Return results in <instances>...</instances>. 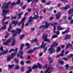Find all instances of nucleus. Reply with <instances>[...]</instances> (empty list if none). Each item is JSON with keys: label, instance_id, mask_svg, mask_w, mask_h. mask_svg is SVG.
<instances>
[{"label": "nucleus", "instance_id": "17", "mask_svg": "<svg viewBox=\"0 0 73 73\" xmlns=\"http://www.w3.org/2000/svg\"><path fill=\"white\" fill-rule=\"evenodd\" d=\"M12 43L11 44V45H12V46H14V45H15V39H12Z\"/></svg>", "mask_w": 73, "mask_h": 73}, {"label": "nucleus", "instance_id": "4", "mask_svg": "<svg viewBox=\"0 0 73 73\" xmlns=\"http://www.w3.org/2000/svg\"><path fill=\"white\" fill-rule=\"evenodd\" d=\"M53 68L51 67V66H50L48 68H47V70H46V71H45L44 73H52V72L53 71ZM41 73H43V72L42 71H41Z\"/></svg>", "mask_w": 73, "mask_h": 73}, {"label": "nucleus", "instance_id": "59", "mask_svg": "<svg viewBox=\"0 0 73 73\" xmlns=\"http://www.w3.org/2000/svg\"><path fill=\"white\" fill-rule=\"evenodd\" d=\"M38 2V0H34L33 3H37Z\"/></svg>", "mask_w": 73, "mask_h": 73}, {"label": "nucleus", "instance_id": "45", "mask_svg": "<svg viewBox=\"0 0 73 73\" xmlns=\"http://www.w3.org/2000/svg\"><path fill=\"white\" fill-rule=\"evenodd\" d=\"M19 56H20V58H23V56L22 55H17V57H19Z\"/></svg>", "mask_w": 73, "mask_h": 73}, {"label": "nucleus", "instance_id": "8", "mask_svg": "<svg viewBox=\"0 0 73 73\" xmlns=\"http://www.w3.org/2000/svg\"><path fill=\"white\" fill-rule=\"evenodd\" d=\"M46 45V44H44V42H42V45L40 48H43V49H44V52L46 51V50H47V47H46L45 48V46Z\"/></svg>", "mask_w": 73, "mask_h": 73}, {"label": "nucleus", "instance_id": "62", "mask_svg": "<svg viewBox=\"0 0 73 73\" xmlns=\"http://www.w3.org/2000/svg\"><path fill=\"white\" fill-rule=\"evenodd\" d=\"M37 49V47H35L33 49V51H35V50H36Z\"/></svg>", "mask_w": 73, "mask_h": 73}, {"label": "nucleus", "instance_id": "35", "mask_svg": "<svg viewBox=\"0 0 73 73\" xmlns=\"http://www.w3.org/2000/svg\"><path fill=\"white\" fill-rule=\"evenodd\" d=\"M14 61H15V62H16V64H18L19 63V60L16 59V58H15L14 59Z\"/></svg>", "mask_w": 73, "mask_h": 73}, {"label": "nucleus", "instance_id": "64", "mask_svg": "<svg viewBox=\"0 0 73 73\" xmlns=\"http://www.w3.org/2000/svg\"><path fill=\"white\" fill-rule=\"evenodd\" d=\"M53 8H54L53 7H51L49 9V11H52Z\"/></svg>", "mask_w": 73, "mask_h": 73}, {"label": "nucleus", "instance_id": "11", "mask_svg": "<svg viewBox=\"0 0 73 73\" xmlns=\"http://www.w3.org/2000/svg\"><path fill=\"white\" fill-rule=\"evenodd\" d=\"M8 52V50H6L5 51H3V53L1 52H0V55L1 54H5Z\"/></svg>", "mask_w": 73, "mask_h": 73}, {"label": "nucleus", "instance_id": "12", "mask_svg": "<svg viewBox=\"0 0 73 73\" xmlns=\"http://www.w3.org/2000/svg\"><path fill=\"white\" fill-rule=\"evenodd\" d=\"M6 19V17L5 16L3 21V22H2V24H3V25H4V24L5 25H7L8 24V22L7 21L5 22L4 23V21Z\"/></svg>", "mask_w": 73, "mask_h": 73}, {"label": "nucleus", "instance_id": "46", "mask_svg": "<svg viewBox=\"0 0 73 73\" xmlns=\"http://www.w3.org/2000/svg\"><path fill=\"white\" fill-rule=\"evenodd\" d=\"M45 68L46 69V70H47V68H48V67L47 68V64H46L45 66H44L43 67V69H45Z\"/></svg>", "mask_w": 73, "mask_h": 73}, {"label": "nucleus", "instance_id": "58", "mask_svg": "<svg viewBox=\"0 0 73 73\" xmlns=\"http://www.w3.org/2000/svg\"><path fill=\"white\" fill-rule=\"evenodd\" d=\"M72 15H70L68 17V19L69 20H71L72 19Z\"/></svg>", "mask_w": 73, "mask_h": 73}, {"label": "nucleus", "instance_id": "7", "mask_svg": "<svg viewBox=\"0 0 73 73\" xmlns=\"http://www.w3.org/2000/svg\"><path fill=\"white\" fill-rule=\"evenodd\" d=\"M53 47H51V48H49L48 50V52L50 54H52L53 53H54L56 51H55V50L54 49Z\"/></svg>", "mask_w": 73, "mask_h": 73}, {"label": "nucleus", "instance_id": "55", "mask_svg": "<svg viewBox=\"0 0 73 73\" xmlns=\"http://www.w3.org/2000/svg\"><path fill=\"white\" fill-rule=\"evenodd\" d=\"M22 14H23V13H19L18 14V16H19V17L20 18V16H21Z\"/></svg>", "mask_w": 73, "mask_h": 73}, {"label": "nucleus", "instance_id": "31", "mask_svg": "<svg viewBox=\"0 0 73 73\" xmlns=\"http://www.w3.org/2000/svg\"><path fill=\"white\" fill-rule=\"evenodd\" d=\"M37 65H36L35 64H34L32 67L33 69H36V68H37Z\"/></svg>", "mask_w": 73, "mask_h": 73}, {"label": "nucleus", "instance_id": "30", "mask_svg": "<svg viewBox=\"0 0 73 73\" xmlns=\"http://www.w3.org/2000/svg\"><path fill=\"white\" fill-rule=\"evenodd\" d=\"M61 50V48L60 47H58L57 48L56 52H60Z\"/></svg>", "mask_w": 73, "mask_h": 73}, {"label": "nucleus", "instance_id": "23", "mask_svg": "<svg viewBox=\"0 0 73 73\" xmlns=\"http://www.w3.org/2000/svg\"><path fill=\"white\" fill-rule=\"evenodd\" d=\"M58 62L59 64H61V65H63V64H64V61H63L62 60H58Z\"/></svg>", "mask_w": 73, "mask_h": 73}, {"label": "nucleus", "instance_id": "29", "mask_svg": "<svg viewBox=\"0 0 73 73\" xmlns=\"http://www.w3.org/2000/svg\"><path fill=\"white\" fill-rule=\"evenodd\" d=\"M57 35H54L52 36L51 38V40H53V38H57Z\"/></svg>", "mask_w": 73, "mask_h": 73}, {"label": "nucleus", "instance_id": "32", "mask_svg": "<svg viewBox=\"0 0 73 73\" xmlns=\"http://www.w3.org/2000/svg\"><path fill=\"white\" fill-rule=\"evenodd\" d=\"M68 30H65L64 32H62V35H64V34H65V33H68Z\"/></svg>", "mask_w": 73, "mask_h": 73}, {"label": "nucleus", "instance_id": "26", "mask_svg": "<svg viewBox=\"0 0 73 73\" xmlns=\"http://www.w3.org/2000/svg\"><path fill=\"white\" fill-rule=\"evenodd\" d=\"M70 38V36L69 35H67L65 37V40H67V39H69Z\"/></svg>", "mask_w": 73, "mask_h": 73}, {"label": "nucleus", "instance_id": "24", "mask_svg": "<svg viewBox=\"0 0 73 73\" xmlns=\"http://www.w3.org/2000/svg\"><path fill=\"white\" fill-rule=\"evenodd\" d=\"M25 45V46H28L27 48V49H29V48H30V46H31V44H29V43H26V44Z\"/></svg>", "mask_w": 73, "mask_h": 73}, {"label": "nucleus", "instance_id": "60", "mask_svg": "<svg viewBox=\"0 0 73 73\" xmlns=\"http://www.w3.org/2000/svg\"><path fill=\"white\" fill-rule=\"evenodd\" d=\"M52 3V2H51V1L47 3L46 4L47 5H50V3Z\"/></svg>", "mask_w": 73, "mask_h": 73}, {"label": "nucleus", "instance_id": "6", "mask_svg": "<svg viewBox=\"0 0 73 73\" xmlns=\"http://www.w3.org/2000/svg\"><path fill=\"white\" fill-rule=\"evenodd\" d=\"M45 24V25H42L40 27V29H42V28H48L49 27V23L47 22H44Z\"/></svg>", "mask_w": 73, "mask_h": 73}, {"label": "nucleus", "instance_id": "33", "mask_svg": "<svg viewBox=\"0 0 73 73\" xmlns=\"http://www.w3.org/2000/svg\"><path fill=\"white\" fill-rule=\"evenodd\" d=\"M50 62V64H51V63H53V59L52 58H51L49 60Z\"/></svg>", "mask_w": 73, "mask_h": 73}, {"label": "nucleus", "instance_id": "53", "mask_svg": "<svg viewBox=\"0 0 73 73\" xmlns=\"http://www.w3.org/2000/svg\"><path fill=\"white\" fill-rule=\"evenodd\" d=\"M6 29V25H4V27L2 28V29L4 30Z\"/></svg>", "mask_w": 73, "mask_h": 73}, {"label": "nucleus", "instance_id": "56", "mask_svg": "<svg viewBox=\"0 0 73 73\" xmlns=\"http://www.w3.org/2000/svg\"><path fill=\"white\" fill-rule=\"evenodd\" d=\"M21 65H24V62L23 61H21Z\"/></svg>", "mask_w": 73, "mask_h": 73}, {"label": "nucleus", "instance_id": "40", "mask_svg": "<svg viewBox=\"0 0 73 73\" xmlns=\"http://www.w3.org/2000/svg\"><path fill=\"white\" fill-rule=\"evenodd\" d=\"M23 47H24V44H21L20 47V49L21 50H22V49H23Z\"/></svg>", "mask_w": 73, "mask_h": 73}, {"label": "nucleus", "instance_id": "14", "mask_svg": "<svg viewBox=\"0 0 73 73\" xmlns=\"http://www.w3.org/2000/svg\"><path fill=\"white\" fill-rule=\"evenodd\" d=\"M56 41L54 42L53 43V44L51 46V48H54L55 46H58V43H56Z\"/></svg>", "mask_w": 73, "mask_h": 73}, {"label": "nucleus", "instance_id": "22", "mask_svg": "<svg viewBox=\"0 0 73 73\" xmlns=\"http://www.w3.org/2000/svg\"><path fill=\"white\" fill-rule=\"evenodd\" d=\"M28 68H29V70L27 71L26 73H30V72H32V68L30 67H28Z\"/></svg>", "mask_w": 73, "mask_h": 73}, {"label": "nucleus", "instance_id": "49", "mask_svg": "<svg viewBox=\"0 0 73 73\" xmlns=\"http://www.w3.org/2000/svg\"><path fill=\"white\" fill-rule=\"evenodd\" d=\"M44 41H48V42H50V40L49 39H48V38H46Z\"/></svg>", "mask_w": 73, "mask_h": 73}, {"label": "nucleus", "instance_id": "18", "mask_svg": "<svg viewBox=\"0 0 73 73\" xmlns=\"http://www.w3.org/2000/svg\"><path fill=\"white\" fill-rule=\"evenodd\" d=\"M46 37H47V35L46 34H44L43 35L42 37V38L43 40H44L46 39Z\"/></svg>", "mask_w": 73, "mask_h": 73}, {"label": "nucleus", "instance_id": "34", "mask_svg": "<svg viewBox=\"0 0 73 73\" xmlns=\"http://www.w3.org/2000/svg\"><path fill=\"white\" fill-rule=\"evenodd\" d=\"M73 12V8H72L71 9H70L68 11L69 13H72Z\"/></svg>", "mask_w": 73, "mask_h": 73}, {"label": "nucleus", "instance_id": "19", "mask_svg": "<svg viewBox=\"0 0 73 73\" xmlns=\"http://www.w3.org/2000/svg\"><path fill=\"white\" fill-rule=\"evenodd\" d=\"M34 51L33 49L30 50H29L27 51V53H28V54H30L31 53H33Z\"/></svg>", "mask_w": 73, "mask_h": 73}, {"label": "nucleus", "instance_id": "43", "mask_svg": "<svg viewBox=\"0 0 73 73\" xmlns=\"http://www.w3.org/2000/svg\"><path fill=\"white\" fill-rule=\"evenodd\" d=\"M24 35H21L20 38V40H21L22 38H23L24 37Z\"/></svg>", "mask_w": 73, "mask_h": 73}, {"label": "nucleus", "instance_id": "47", "mask_svg": "<svg viewBox=\"0 0 73 73\" xmlns=\"http://www.w3.org/2000/svg\"><path fill=\"white\" fill-rule=\"evenodd\" d=\"M26 64H31L32 62L31 61H30L28 60L26 61Z\"/></svg>", "mask_w": 73, "mask_h": 73}, {"label": "nucleus", "instance_id": "10", "mask_svg": "<svg viewBox=\"0 0 73 73\" xmlns=\"http://www.w3.org/2000/svg\"><path fill=\"white\" fill-rule=\"evenodd\" d=\"M15 57V55H11L10 56H8L7 57V61H9L11 60V59H13V57Z\"/></svg>", "mask_w": 73, "mask_h": 73}, {"label": "nucleus", "instance_id": "61", "mask_svg": "<svg viewBox=\"0 0 73 73\" xmlns=\"http://www.w3.org/2000/svg\"><path fill=\"white\" fill-rule=\"evenodd\" d=\"M10 35V34H6V36L5 37V38H7V36H9Z\"/></svg>", "mask_w": 73, "mask_h": 73}, {"label": "nucleus", "instance_id": "44", "mask_svg": "<svg viewBox=\"0 0 73 73\" xmlns=\"http://www.w3.org/2000/svg\"><path fill=\"white\" fill-rule=\"evenodd\" d=\"M24 70H25V69H24V67L23 66H22L21 67V70L22 72H24Z\"/></svg>", "mask_w": 73, "mask_h": 73}, {"label": "nucleus", "instance_id": "21", "mask_svg": "<svg viewBox=\"0 0 73 73\" xmlns=\"http://www.w3.org/2000/svg\"><path fill=\"white\" fill-rule=\"evenodd\" d=\"M57 30H60V31L63 30L64 29V28L61 29V26L59 25L57 26Z\"/></svg>", "mask_w": 73, "mask_h": 73}, {"label": "nucleus", "instance_id": "9", "mask_svg": "<svg viewBox=\"0 0 73 73\" xmlns=\"http://www.w3.org/2000/svg\"><path fill=\"white\" fill-rule=\"evenodd\" d=\"M25 19V17L23 18L21 22L19 23L18 24V26H20V25L21 24H22V27H23L24 25V21Z\"/></svg>", "mask_w": 73, "mask_h": 73}, {"label": "nucleus", "instance_id": "25", "mask_svg": "<svg viewBox=\"0 0 73 73\" xmlns=\"http://www.w3.org/2000/svg\"><path fill=\"white\" fill-rule=\"evenodd\" d=\"M12 23L13 24H14L15 25H16L18 23V21H13Z\"/></svg>", "mask_w": 73, "mask_h": 73}, {"label": "nucleus", "instance_id": "16", "mask_svg": "<svg viewBox=\"0 0 73 73\" xmlns=\"http://www.w3.org/2000/svg\"><path fill=\"white\" fill-rule=\"evenodd\" d=\"M11 41V40L10 39H8L6 42H4L3 43L4 45H9V42Z\"/></svg>", "mask_w": 73, "mask_h": 73}, {"label": "nucleus", "instance_id": "20", "mask_svg": "<svg viewBox=\"0 0 73 73\" xmlns=\"http://www.w3.org/2000/svg\"><path fill=\"white\" fill-rule=\"evenodd\" d=\"M18 49V48H15V52H14L13 53H12L11 54V55H16V54H17V50Z\"/></svg>", "mask_w": 73, "mask_h": 73}, {"label": "nucleus", "instance_id": "3", "mask_svg": "<svg viewBox=\"0 0 73 73\" xmlns=\"http://www.w3.org/2000/svg\"><path fill=\"white\" fill-rule=\"evenodd\" d=\"M21 32V30L20 29H19L17 28L16 30V32H15V31L14 30L11 31V32L14 34L13 37L16 36L17 35V33H18L19 34H20Z\"/></svg>", "mask_w": 73, "mask_h": 73}, {"label": "nucleus", "instance_id": "1", "mask_svg": "<svg viewBox=\"0 0 73 73\" xmlns=\"http://www.w3.org/2000/svg\"><path fill=\"white\" fill-rule=\"evenodd\" d=\"M10 4H11V2H9L7 3V4H4L3 5L1 9H3L2 11L3 16H4V15H5L7 13H8L9 12V10H5V9H8V5H9Z\"/></svg>", "mask_w": 73, "mask_h": 73}, {"label": "nucleus", "instance_id": "15", "mask_svg": "<svg viewBox=\"0 0 73 73\" xmlns=\"http://www.w3.org/2000/svg\"><path fill=\"white\" fill-rule=\"evenodd\" d=\"M8 66L9 67V69H11L15 66V65L14 64H11V65L9 64Z\"/></svg>", "mask_w": 73, "mask_h": 73}, {"label": "nucleus", "instance_id": "37", "mask_svg": "<svg viewBox=\"0 0 73 73\" xmlns=\"http://www.w3.org/2000/svg\"><path fill=\"white\" fill-rule=\"evenodd\" d=\"M70 8V6L67 5L65 7H64V9H69Z\"/></svg>", "mask_w": 73, "mask_h": 73}, {"label": "nucleus", "instance_id": "28", "mask_svg": "<svg viewBox=\"0 0 73 73\" xmlns=\"http://www.w3.org/2000/svg\"><path fill=\"white\" fill-rule=\"evenodd\" d=\"M20 68V67H19V65L18 64H17L15 65V70H17V69H19Z\"/></svg>", "mask_w": 73, "mask_h": 73}, {"label": "nucleus", "instance_id": "54", "mask_svg": "<svg viewBox=\"0 0 73 73\" xmlns=\"http://www.w3.org/2000/svg\"><path fill=\"white\" fill-rule=\"evenodd\" d=\"M19 53H20L21 54H23V51H22L20 50V51L19 52Z\"/></svg>", "mask_w": 73, "mask_h": 73}, {"label": "nucleus", "instance_id": "42", "mask_svg": "<svg viewBox=\"0 0 73 73\" xmlns=\"http://www.w3.org/2000/svg\"><path fill=\"white\" fill-rule=\"evenodd\" d=\"M38 41V40H37V38H35L32 41V42H36V41Z\"/></svg>", "mask_w": 73, "mask_h": 73}, {"label": "nucleus", "instance_id": "57", "mask_svg": "<svg viewBox=\"0 0 73 73\" xmlns=\"http://www.w3.org/2000/svg\"><path fill=\"white\" fill-rule=\"evenodd\" d=\"M16 5V4L15 3V2H13L12 3L11 5L13 6V5Z\"/></svg>", "mask_w": 73, "mask_h": 73}, {"label": "nucleus", "instance_id": "39", "mask_svg": "<svg viewBox=\"0 0 73 73\" xmlns=\"http://www.w3.org/2000/svg\"><path fill=\"white\" fill-rule=\"evenodd\" d=\"M37 65V66L39 67V69H41V68H42V66L41 65H40V64H38Z\"/></svg>", "mask_w": 73, "mask_h": 73}, {"label": "nucleus", "instance_id": "38", "mask_svg": "<svg viewBox=\"0 0 73 73\" xmlns=\"http://www.w3.org/2000/svg\"><path fill=\"white\" fill-rule=\"evenodd\" d=\"M12 52H15V49H14L13 48H12L10 49L9 52V53H11Z\"/></svg>", "mask_w": 73, "mask_h": 73}, {"label": "nucleus", "instance_id": "36", "mask_svg": "<svg viewBox=\"0 0 73 73\" xmlns=\"http://www.w3.org/2000/svg\"><path fill=\"white\" fill-rule=\"evenodd\" d=\"M9 28L8 29V31L9 32L11 31V29L12 28V27L11 26V24H9Z\"/></svg>", "mask_w": 73, "mask_h": 73}, {"label": "nucleus", "instance_id": "2", "mask_svg": "<svg viewBox=\"0 0 73 73\" xmlns=\"http://www.w3.org/2000/svg\"><path fill=\"white\" fill-rule=\"evenodd\" d=\"M35 17H30L29 18V20H28V21L29 23H31V22H33V20L34 19H36L37 18H38L39 17L38 16V13L37 12H35L34 13Z\"/></svg>", "mask_w": 73, "mask_h": 73}, {"label": "nucleus", "instance_id": "50", "mask_svg": "<svg viewBox=\"0 0 73 73\" xmlns=\"http://www.w3.org/2000/svg\"><path fill=\"white\" fill-rule=\"evenodd\" d=\"M20 3V0H18L17 2H16V3L17 4H19Z\"/></svg>", "mask_w": 73, "mask_h": 73}, {"label": "nucleus", "instance_id": "52", "mask_svg": "<svg viewBox=\"0 0 73 73\" xmlns=\"http://www.w3.org/2000/svg\"><path fill=\"white\" fill-rule=\"evenodd\" d=\"M63 60H64V61H67L68 60V58H62Z\"/></svg>", "mask_w": 73, "mask_h": 73}, {"label": "nucleus", "instance_id": "5", "mask_svg": "<svg viewBox=\"0 0 73 73\" xmlns=\"http://www.w3.org/2000/svg\"><path fill=\"white\" fill-rule=\"evenodd\" d=\"M57 23L56 22L54 24H53V23L51 24V26H52V27H54V33H56L57 35H59V33H60V32L59 31H58L57 32H56L55 31L56 30V26H55V25H57Z\"/></svg>", "mask_w": 73, "mask_h": 73}, {"label": "nucleus", "instance_id": "41", "mask_svg": "<svg viewBox=\"0 0 73 73\" xmlns=\"http://www.w3.org/2000/svg\"><path fill=\"white\" fill-rule=\"evenodd\" d=\"M65 67H66V70H67V69H69V66L68 65V64H66L65 65Z\"/></svg>", "mask_w": 73, "mask_h": 73}, {"label": "nucleus", "instance_id": "63", "mask_svg": "<svg viewBox=\"0 0 73 73\" xmlns=\"http://www.w3.org/2000/svg\"><path fill=\"white\" fill-rule=\"evenodd\" d=\"M16 16H12L11 17V19H16Z\"/></svg>", "mask_w": 73, "mask_h": 73}, {"label": "nucleus", "instance_id": "13", "mask_svg": "<svg viewBox=\"0 0 73 73\" xmlns=\"http://www.w3.org/2000/svg\"><path fill=\"white\" fill-rule=\"evenodd\" d=\"M61 15L60 13H59L56 14V19L57 20H58L60 17V16Z\"/></svg>", "mask_w": 73, "mask_h": 73}, {"label": "nucleus", "instance_id": "27", "mask_svg": "<svg viewBox=\"0 0 73 73\" xmlns=\"http://www.w3.org/2000/svg\"><path fill=\"white\" fill-rule=\"evenodd\" d=\"M66 45L67 46V47L66 48V49H67L69 46H72V45L70 43H68L67 44H66Z\"/></svg>", "mask_w": 73, "mask_h": 73}, {"label": "nucleus", "instance_id": "48", "mask_svg": "<svg viewBox=\"0 0 73 73\" xmlns=\"http://www.w3.org/2000/svg\"><path fill=\"white\" fill-rule=\"evenodd\" d=\"M64 50L62 51L60 55H64Z\"/></svg>", "mask_w": 73, "mask_h": 73}, {"label": "nucleus", "instance_id": "51", "mask_svg": "<svg viewBox=\"0 0 73 73\" xmlns=\"http://www.w3.org/2000/svg\"><path fill=\"white\" fill-rule=\"evenodd\" d=\"M60 56H61V57H63L64 56L63 55H58L56 56V58H58V57H60Z\"/></svg>", "mask_w": 73, "mask_h": 73}]
</instances>
